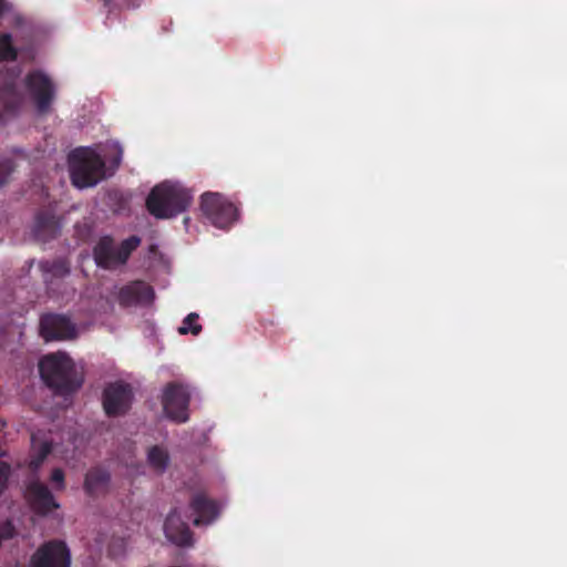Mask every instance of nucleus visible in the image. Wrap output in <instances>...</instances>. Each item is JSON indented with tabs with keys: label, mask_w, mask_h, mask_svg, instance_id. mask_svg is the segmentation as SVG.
<instances>
[{
	"label": "nucleus",
	"mask_w": 567,
	"mask_h": 567,
	"mask_svg": "<svg viewBox=\"0 0 567 567\" xmlns=\"http://www.w3.org/2000/svg\"><path fill=\"white\" fill-rule=\"evenodd\" d=\"M164 532L167 539L178 546H186L192 543V535L187 524L183 520L182 514L177 509L168 514Z\"/></svg>",
	"instance_id": "9d476101"
},
{
	"label": "nucleus",
	"mask_w": 567,
	"mask_h": 567,
	"mask_svg": "<svg viewBox=\"0 0 567 567\" xmlns=\"http://www.w3.org/2000/svg\"><path fill=\"white\" fill-rule=\"evenodd\" d=\"M193 523L196 526L208 525L218 516L216 505L203 495H196L190 504Z\"/></svg>",
	"instance_id": "4468645a"
},
{
	"label": "nucleus",
	"mask_w": 567,
	"mask_h": 567,
	"mask_svg": "<svg viewBox=\"0 0 567 567\" xmlns=\"http://www.w3.org/2000/svg\"><path fill=\"white\" fill-rule=\"evenodd\" d=\"M147 464L156 474L164 473L169 464L167 451L162 446H153L147 452Z\"/></svg>",
	"instance_id": "dca6fc26"
},
{
	"label": "nucleus",
	"mask_w": 567,
	"mask_h": 567,
	"mask_svg": "<svg viewBox=\"0 0 567 567\" xmlns=\"http://www.w3.org/2000/svg\"><path fill=\"white\" fill-rule=\"evenodd\" d=\"M51 482L54 484L56 489H64V474L60 468L53 470L51 474Z\"/></svg>",
	"instance_id": "4be33fe9"
},
{
	"label": "nucleus",
	"mask_w": 567,
	"mask_h": 567,
	"mask_svg": "<svg viewBox=\"0 0 567 567\" xmlns=\"http://www.w3.org/2000/svg\"><path fill=\"white\" fill-rule=\"evenodd\" d=\"M109 480L110 476L105 471L95 468L86 474L84 487L87 493L97 494L106 487Z\"/></svg>",
	"instance_id": "f3484780"
},
{
	"label": "nucleus",
	"mask_w": 567,
	"mask_h": 567,
	"mask_svg": "<svg viewBox=\"0 0 567 567\" xmlns=\"http://www.w3.org/2000/svg\"><path fill=\"white\" fill-rule=\"evenodd\" d=\"M3 488H4V480H3V477L0 475V494L2 493Z\"/></svg>",
	"instance_id": "b1692460"
},
{
	"label": "nucleus",
	"mask_w": 567,
	"mask_h": 567,
	"mask_svg": "<svg viewBox=\"0 0 567 567\" xmlns=\"http://www.w3.org/2000/svg\"><path fill=\"white\" fill-rule=\"evenodd\" d=\"M190 192L178 182H164L150 193L146 206L156 218H173L185 212L192 202Z\"/></svg>",
	"instance_id": "f257e3e1"
},
{
	"label": "nucleus",
	"mask_w": 567,
	"mask_h": 567,
	"mask_svg": "<svg viewBox=\"0 0 567 567\" xmlns=\"http://www.w3.org/2000/svg\"><path fill=\"white\" fill-rule=\"evenodd\" d=\"M25 85L35 102L38 112H48L54 99V85L50 78L43 72L34 71L27 76Z\"/></svg>",
	"instance_id": "423d86ee"
},
{
	"label": "nucleus",
	"mask_w": 567,
	"mask_h": 567,
	"mask_svg": "<svg viewBox=\"0 0 567 567\" xmlns=\"http://www.w3.org/2000/svg\"><path fill=\"white\" fill-rule=\"evenodd\" d=\"M132 391L128 385L123 383L110 384L103 396V406L107 415H118L125 413L132 403Z\"/></svg>",
	"instance_id": "6e6552de"
},
{
	"label": "nucleus",
	"mask_w": 567,
	"mask_h": 567,
	"mask_svg": "<svg viewBox=\"0 0 567 567\" xmlns=\"http://www.w3.org/2000/svg\"><path fill=\"white\" fill-rule=\"evenodd\" d=\"M39 368L42 379L56 390L72 391L79 388L82 382L74 362L64 352L45 355L40 361Z\"/></svg>",
	"instance_id": "f03ea898"
},
{
	"label": "nucleus",
	"mask_w": 567,
	"mask_h": 567,
	"mask_svg": "<svg viewBox=\"0 0 567 567\" xmlns=\"http://www.w3.org/2000/svg\"><path fill=\"white\" fill-rule=\"evenodd\" d=\"M107 151L115 155L114 165L118 166L122 159L123 150L118 143H112L107 146Z\"/></svg>",
	"instance_id": "5701e85b"
},
{
	"label": "nucleus",
	"mask_w": 567,
	"mask_h": 567,
	"mask_svg": "<svg viewBox=\"0 0 567 567\" xmlns=\"http://www.w3.org/2000/svg\"><path fill=\"white\" fill-rule=\"evenodd\" d=\"M200 208L205 217L218 228L230 226L237 218V208L218 193L202 195Z\"/></svg>",
	"instance_id": "20e7f679"
},
{
	"label": "nucleus",
	"mask_w": 567,
	"mask_h": 567,
	"mask_svg": "<svg viewBox=\"0 0 567 567\" xmlns=\"http://www.w3.org/2000/svg\"><path fill=\"white\" fill-rule=\"evenodd\" d=\"M52 439L48 434L39 432L31 436V452L29 458V466L31 470L37 471L45 461V458L54 453Z\"/></svg>",
	"instance_id": "9b49d317"
},
{
	"label": "nucleus",
	"mask_w": 567,
	"mask_h": 567,
	"mask_svg": "<svg viewBox=\"0 0 567 567\" xmlns=\"http://www.w3.org/2000/svg\"><path fill=\"white\" fill-rule=\"evenodd\" d=\"M13 172V164L9 158L0 159V186L7 183L9 175Z\"/></svg>",
	"instance_id": "412c9836"
},
{
	"label": "nucleus",
	"mask_w": 567,
	"mask_h": 567,
	"mask_svg": "<svg viewBox=\"0 0 567 567\" xmlns=\"http://www.w3.org/2000/svg\"><path fill=\"white\" fill-rule=\"evenodd\" d=\"M162 403L167 417L178 423L187 421L189 393L184 385L177 383L168 384L163 391Z\"/></svg>",
	"instance_id": "39448f33"
},
{
	"label": "nucleus",
	"mask_w": 567,
	"mask_h": 567,
	"mask_svg": "<svg viewBox=\"0 0 567 567\" xmlns=\"http://www.w3.org/2000/svg\"><path fill=\"white\" fill-rule=\"evenodd\" d=\"M17 56V50L12 47L11 35H0V61L1 60H14Z\"/></svg>",
	"instance_id": "aec40b11"
},
{
	"label": "nucleus",
	"mask_w": 567,
	"mask_h": 567,
	"mask_svg": "<svg viewBox=\"0 0 567 567\" xmlns=\"http://www.w3.org/2000/svg\"><path fill=\"white\" fill-rule=\"evenodd\" d=\"M118 299L125 306L146 305L154 299L153 289L143 282H133L120 290Z\"/></svg>",
	"instance_id": "f8f14e48"
},
{
	"label": "nucleus",
	"mask_w": 567,
	"mask_h": 567,
	"mask_svg": "<svg viewBox=\"0 0 567 567\" xmlns=\"http://www.w3.org/2000/svg\"><path fill=\"white\" fill-rule=\"evenodd\" d=\"M41 333L49 340H69L76 337V327L65 316L48 315L41 320Z\"/></svg>",
	"instance_id": "1a4fd4ad"
},
{
	"label": "nucleus",
	"mask_w": 567,
	"mask_h": 567,
	"mask_svg": "<svg viewBox=\"0 0 567 567\" xmlns=\"http://www.w3.org/2000/svg\"><path fill=\"white\" fill-rule=\"evenodd\" d=\"M141 244V239L136 236L130 237L128 239L124 240L121 245V247L115 250L116 251V267L120 265H123L131 252L135 250Z\"/></svg>",
	"instance_id": "a211bd4d"
},
{
	"label": "nucleus",
	"mask_w": 567,
	"mask_h": 567,
	"mask_svg": "<svg viewBox=\"0 0 567 567\" xmlns=\"http://www.w3.org/2000/svg\"><path fill=\"white\" fill-rule=\"evenodd\" d=\"M27 497L39 513L45 514L59 506L48 487L38 481L30 483L27 489Z\"/></svg>",
	"instance_id": "ddd939ff"
},
{
	"label": "nucleus",
	"mask_w": 567,
	"mask_h": 567,
	"mask_svg": "<svg viewBox=\"0 0 567 567\" xmlns=\"http://www.w3.org/2000/svg\"><path fill=\"white\" fill-rule=\"evenodd\" d=\"M31 567H70V553L63 543H48L32 556Z\"/></svg>",
	"instance_id": "0eeeda50"
},
{
	"label": "nucleus",
	"mask_w": 567,
	"mask_h": 567,
	"mask_svg": "<svg viewBox=\"0 0 567 567\" xmlns=\"http://www.w3.org/2000/svg\"><path fill=\"white\" fill-rule=\"evenodd\" d=\"M198 315L195 312L189 313L182 322V326L178 328L179 334L192 333L193 336H197L202 331V326L197 322Z\"/></svg>",
	"instance_id": "6ab92c4d"
},
{
	"label": "nucleus",
	"mask_w": 567,
	"mask_h": 567,
	"mask_svg": "<svg viewBox=\"0 0 567 567\" xmlns=\"http://www.w3.org/2000/svg\"><path fill=\"white\" fill-rule=\"evenodd\" d=\"M72 183L78 188L95 186L105 177L101 154L91 147L75 150L69 157Z\"/></svg>",
	"instance_id": "7ed1b4c3"
},
{
	"label": "nucleus",
	"mask_w": 567,
	"mask_h": 567,
	"mask_svg": "<svg viewBox=\"0 0 567 567\" xmlns=\"http://www.w3.org/2000/svg\"><path fill=\"white\" fill-rule=\"evenodd\" d=\"M116 251L113 248L112 239L102 238L94 248V259L97 266L111 269L116 267Z\"/></svg>",
	"instance_id": "2eb2a0df"
}]
</instances>
